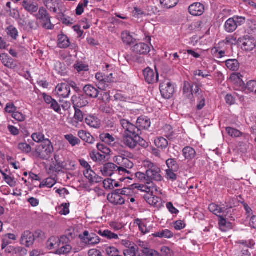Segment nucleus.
<instances>
[{"instance_id": "cd10ccee", "label": "nucleus", "mask_w": 256, "mask_h": 256, "mask_svg": "<svg viewBox=\"0 0 256 256\" xmlns=\"http://www.w3.org/2000/svg\"><path fill=\"white\" fill-rule=\"evenodd\" d=\"M58 46L61 48H67L70 44L69 39L67 36L64 34L58 35Z\"/></svg>"}, {"instance_id": "f8f14e48", "label": "nucleus", "mask_w": 256, "mask_h": 256, "mask_svg": "<svg viewBox=\"0 0 256 256\" xmlns=\"http://www.w3.org/2000/svg\"><path fill=\"white\" fill-rule=\"evenodd\" d=\"M143 74L146 81L148 84H154L158 81V72H154V70L150 68H145L143 71Z\"/></svg>"}, {"instance_id": "c9c22d12", "label": "nucleus", "mask_w": 256, "mask_h": 256, "mask_svg": "<svg viewBox=\"0 0 256 256\" xmlns=\"http://www.w3.org/2000/svg\"><path fill=\"white\" fill-rule=\"evenodd\" d=\"M58 247L59 248L56 250V254L59 255L68 254L72 250V246L70 244H62L61 246Z\"/></svg>"}, {"instance_id": "412c9836", "label": "nucleus", "mask_w": 256, "mask_h": 256, "mask_svg": "<svg viewBox=\"0 0 256 256\" xmlns=\"http://www.w3.org/2000/svg\"><path fill=\"white\" fill-rule=\"evenodd\" d=\"M193 86L188 82H184V83L183 92L185 96L190 99L192 102L194 101V95L195 89L192 88Z\"/></svg>"}, {"instance_id": "a878e982", "label": "nucleus", "mask_w": 256, "mask_h": 256, "mask_svg": "<svg viewBox=\"0 0 256 256\" xmlns=\"http://www.w3.org/2000/svg\"><path fill=\"white\" fill-rule=\"evenodd\" d=\"M78 135L81 140L87 143L92 144L95 141L94 138L91 134L86 130H79Z\"/></svg>"}, {"instance_id": "393cba45", "label": "nucleus", "mask_w": 256, "mask_h": 256, "mask_svg": "<svg viewBox=\"0 0 256 256\" xmlns=\"http://www.w3.org/2000/svg\"><path fill=\"white\" fill-rule=\"evenodd\" d=\"M150 120L146 116H142L139 117L136 121V126L140 129H148L150 126Z\"/></svg>"}, {"instance_id": "39448f33", "label": "nucleus", "mask_w": 256, "mask_h": 256, "mask_svg": "<svg viewBox=\"0 0 256 256\" xmlns=\"http://www.w3.org/2000/svg\"><path fill=\"white\" fill-rule=\"evenodd\" d=\"M133 193L132 189L124 188L122 189L113 190V204H122L126 200V197L131 195Z\"/></svg>"}, {"instance_id": "bf43d9fd", "label": "nucleus", "mask_w": 256, "mask_h": 256, "mask_svg": "<svg viewBox=\"0 0 256 256\" xmlns=\"http://www.w3.org/2000/svg\"><path fill=\"white\" fill-rule=\"evenodd\" d=\"M138 250V248L136 245L132 246L130 248L124 250V256H136V252Z\"/></svg>"}, {"instance_id": "ddd939ff", "label": "nucleus", "mask_w": 256, "mask_h": 256, "mask_svg": "<svg viewBox=\"0 0 256 256\" xmlns=\"http://www.w3.org/2000/svg\"><path fill=\"white\" fill-rule=\"evenodd\" d=\"M56 92L58 96L62 98H67L70 94V88L68 84L62 83L58 84L56 88Z\"/></svg>"}, {"instance_id": "79ce46f5", "label": "nucleus", "mask_w": 256, "mask_h": 256, "mask_svg": "<svg viewBox=\"0 0 256 256\" xmlns=\"http://www.w3.org/2000/svg\"><path fill=\"white\" fill-rule=\"evenodd\" d=\"M125 58L129 64H131L133 62H136L140 64L144 63V58L141 56H132L131 55L127 54L125 56Z\"/></svg>"}, {"instance_id": "09e8293b", "label": "nucleus", "mask_w": 256, "mask_h": 256, "mask_svg": "<svg viewBox=\"0 0 256 256\" xmlns=\"http://www.w3.org/2000/svg\"><path fill=\"white\" fill-rule=\"evenodd\" d=\"M106 77V76L98 72L96 74V78L97 80L96 86L98 88H104V84L102 83V80Z\"/></svg>"}, {"instance_id": "7ed1b4c3", "label": "nucleus", "mask_w": 256, "mask_h": 256, "mask_svg": "<svg viewBox=\"0 0 256 256\" xmlns=\"http://www.w3.org/2000/svg\"><path fill=\"white\" fill-rule=\"evenodd\" d=\"M37 20H40V22L43 28L46 30H53L54 25L52 24L50 14L46 8L43 7L40 8L38 12L35 15Z\"/></svg>"}, {"instance_id": "1a4fd4ad", "label": "nucleus", "mask_w": 256, "mask_h": 256, "mask_svg": "<svg viewBox=\"0 0 256 256\" xmlns=\"http://www.w3.org/2000/svg\"><path fill=\"white\" fill-rule=\"evenodd\" d=\"M238 43L241 44L242 48L246 51H251L256 46L254 39L248 36L239 38Z\"/></svg>"}, {"instance_id": "864d4df0", "label": "nucleus", "mask_w": 256, "mask_h": 256, "mask_svg": "<svg viewBox=\"0 0 256 256\" xmlns=\"http://www.w3.org/2000/svg\"><path fill=\"white\" fill-rule=\"evenodd\" d=\"M90 156L94 162L102 161L106 158V156L101 154L95 151H93L90 154Z\"/></svg>"}, {"instance_id": "a19ab883", "label": "nucleus", "mask_w": 256, "mask_h": 256, "mask_svg": "<svg viewBox=\"0 0 256 256\" xmlns=\"http://www.w3.org/2000/svg\"><path fill=\"white\" fill-rule=\"evenodd\" d=\"M74 69L78 72H87L89 70L88 66L82 62H78L74 66Z\"/></svg>"}, {"instance_id": "c756f323", "label": "nucleus", "mask_w": 256, "mask_h": 256, "mask_svg": "<svg viewBox=\"0 0 256 256\" xmlns=\"http://www.w3.org/2000/svg\"><path fill=\"white\" fill-rule=\"evenodd\" d=\"M44 4L50 11L55 13L57 12L58 6V0H44Z\"/></svg>"}, {"instance_id": "a211bd4d", "label": "nucleus", "mask_w": 256, "mask_h": 256, "mask_svg": "<svg viewBox=\"0 0 256 256\" xmlns=\"http://www.w3.org/2000/svg\"><path fill=\"white\" fill-rule=\"evenodd\" d=\"M84 174L92 184L98 183L102 181L101 177L98 176L92 168L88 169L84 172Z\"/></svg>"}, {"instance_id": "e433bc0d", "label": "nucleus", "mask_w": 256, "mask_h": 256, "mask_svg": "<svg viewBox=\"0 0 256 256\" xmlns=\"http://www.w3.org/2000/svg\"><path fill=\"white\" fill-rule=\"evenodd\" d=\"M59 238L56 236L50 237L47 242L46 246L48 249L52 250L60 246Z\"/></svg>"}, {"instance_id": "7c9ffc66", "label": "nucleus", "mask_w": 256, "mask_h": 256, "mask_svg": "<svg viewBox=\"0 0 256 256\" xmlns=\"http://www.w3.org/2000/svg\"><path fill=\"white\" fill-rule=\"evenodd\" d=\"M202 22L200 20L196 21L188 25L187 30L190 32L200 31L202 28Z\"/></svg>"}, {"instance_id": "2f4dec72", "label": "nucleus", "mask_w": 256, "mask_h": 256, "mask_svg": "<svg viewBox=\"0 0 256 256\" xmlns=\"http://www.w3.org/2000/svg\"><path fill=\"white\" fill-rule=\"evenodd\" d=\"M154 237H158L160 238H170L173 237L174 234L168 230H163L154 234H152Z\"/></svg>"}, {"instance_id": "13d9d810", "label": "nucleus", "mask_w": 256, "mask_h": 256, "mask_svg": "<svg viewBox=\"0 0 256 256\" xmlns=\"http://www.w3.org/2000/svg\"><path fill=\"white\" fill-rule=\"evenodd\" d=\"M32 138L36 142H42V143L44 140H46L44 134L41 132H36L33 134L32 135Z\"/></svg>"}, {"instance_id": "37998d69", "label": "nucleus", "mask_w": 256, "mask_h": 256, "mask_svg": "<svg viewBox=\"0 0 256 256\" xmlns=\"http://www.w3.org/2000/svg\"><path fill=\"white\" fill-rule=\"evenodd\" d=\"M102 83L104 84V88H99L102 90H107L108 89L110 88L112 85V74H110L109 76H106V77L102 80Z\"/></svg>"}, {"instance_id": "4d7b16f0", "label": "nucleus", "mask_w": 256, "mask_h": 256, "mask_svg": "<svg viewBox=\"0 0 256 256\" xmlns=\"http://www.w3.org/2000/svg\"><path fill=\"white\" fill-rule=\"evenodd\" d=\"M226 130L228 134L232 137H240L242 134L241 132L232 128H227Z\"/></svg>"}, {"instance_id": "dca6fc26", "label": "nucleus", "mask_w": 256, "mask_h": 256, "mask_svg": "<svg viewBox=\"0 0 256 256\" xmlns=\"http://www.w3.org/2000/svg\"><path fill=\"white\" fill-rule=\"evenodd\" d=\"M188 11L189 12L192 16H201L204 12V6L202 4L196 2L191 4L189 6Z\"/></svg>"}, {"instance_id": "b1692460", "label": "nucleus", "mask_w": 256, "mask_h": 256, "mask_svg": "<svg viewBox=\"0 0 256 256\" xmlns=\"http://www.w3.org/2000/svg\"><path fill=\"white\" fill-rule=\"evenodd\" d=\"M22 6L27 12L30 14L36 12L38 10V4H34L30 0H24Z\"/></svg>"}, {"instance_id": "a18cd8bd", "label": "nucleus", "mask_w": 256, "mask_h": 256, "mask_svg": "<svg viewBox=\"0 0 256 256\" xmlns=\"http://www.w3.org/2000/svg\"><path fill=\"white\" fill-rule=\"evenodd\" d=\"M56 182L54 178H48L40 184V187L43 188L44 186H46L48 188H51L56 184Z\"/></svg>"}, {"instance_id": "603ef678", "label": "nucleus", "mask_w": 256, "mask_h": 256, "mask_svg": "<svg viewBox=\"0 0 256 256\" xmlns=\"http://www.w3.org/2000/svg\"><path fill=\"white\" fill-rule=\"evenodd\" d=\"M18 148L22 152L26 154L30 153L32 150V148L30 144L26 142H21L18 144Z\"/></svg>"}, {"instance_id": "5701e85b", "label": "nucleus", "mask_w": 256, "mask_h": 256, "mask_svg": "<svg viewBox=\"0 0 256 256\" xmlns=\"http://www.w3.org/2000/svg\"><path fill=\"white\" fill-rule=\"evenodd\" d=\"M34 240L35 238L34 234L28 230L24 232L22 236V242L24 243L28 247L32 246Z\"/></svg>"}, {"instance_id": "9d476101", "label": "nucleus", "mask_w": 256, "mask_h": 256, "mask_svg": "<svg viewBox=\"0 0 256 256\" xmlns=\"http://www.w3.org/2000/svg\"><path fill=\"white\" fill-rule=\"evenodd\" d=\"M161 94L163 98L169 99L172 97L174 92V86L170 82H164L160 86Z\"/></svg>"}, {"instance_id": "774afa93", "label": "nucleus", "mask_w": 256, "mask_h": 256, "mask_svg": "<svg viewBox=\"0 0 256 256\" xmlns=\"http://www.w3.org/2000/svg\"><path fill=\"white\" fill-rule=\"evenodd\" d=\"M160 252L164 256H173L174 255L171 250L166 246H162L160 248Z\"/></svg>"}, {"instance_id": "8fccbe9b", "label": "nucleus", "mask_w": 256, "mask_h": 256, "mask_svg": "<svg viewBox=\"0 0 256 256\" xmlns=\"http://www.w3.org/2000/svg\"><path fill=\"white\" fill-rule=\"evenodd\" d=\"M134 224L138 226L140 230L144 234L148 233L150 231V228H148L141 220L139 219L135 220Z\"/></svg>"}, {"instance_id": "69168bd1", "label": "nucleus", "mask_w": 256, "mask_h": 256, "mask_svg": "<svg viewBox=\"0 0 256 256\" xmlns=\"http://www.w3.org/2000/svg\"><path fill=\"white\" fill-rule=\"evenodd\" d=\"M174 172L175 171L173 170L168 169L166 170V178L169 180H171L172 182L176 180L177 178V176Z\"/></svg>"}, {"instance_id": "f704fd0d", "label": "nucleus", "mask_w": 256, "mask_h": 256, "mask_svg": "<svg viewBox=\"0 0 256 256\" xmlns=\"http://www.w3.org/2000/svg\"><path fill=\"white\" fill-rule=\"evenodd\" d=\"M224 208H220L218 205L214 204H211L208 206L210 211L218 216L221 215L222 214H224L225 213Z\"/></svg>"}, {"instance_id": "0eeeda50", "label": "nucleus", "mask_w": 256, "mask_h": 256, "mask_svg": "<svg viewBox=\"0 0 256 256\" xmlns=\"http://www.w3.org/2000/svg\"><path fill=\"white\" fill-rule=\"evenodd\" d=\"M126 158L121 156H116L114 158V162L118 166L113 164V176L114 178L118 177L119 174H128V171L126 170L124 168L122 167V165L124 164V162Z\"/></svg>"}, {"instance_id": "f3484780", "label": "nucleus", "mask_w": 256, "mask_h": 256, "mask_svg": "<svg viewBox=\"0 0 256 256\" xmlns=\"http://www.w3.org/2000/svg\"><path fill=\"white\" fill-rule=\"evenodd\" d=\"M140 134L126 136L124 137L125 144L130 148H134L138 146V140H140Z\"/></svg>"}, {"instance_id": "72a5a7b5", "label": "nucleus", "mask_w": 256, "mask_h": 256, "mask_svg": "<svg viewBox=\"0 0 256 256\" xmlns=\"http://www.w3.org/2000/svg\"><path fill=\"white\" fill-rule=\"evenodd\" d=\"M122 39L124 43L128 45L134 44L135 42V39L131 36L130 32L128 31H124L122 33Z\"/></svg>"}, {"instance_id": "f257e3e1", "label": "nucleus", "mask_w": 256, "mask_h": 256, "mask_svg": "<svg viewBox=\"0 0 256 256\" xmlns=\"http://www.w3.org/2000/svg\"><path fill=\"white\" fill-rule=\"evenodd\" d=\"M144 166L146 169V174L148 180L147 184H150L152 180L160 182L162 180V171L159 166L149 160L143 162Z\"/></svg>"}, {"instance_id": "58836bf2", "label": "nucleus", "mask_w": 256, "mask_h": 256, "mask_svg": "<svg viewBox=\"0 0 256 256\" xmlns=\"http://www.w3.org/2000/svg\"><path fill=\"white\" fill-rule=\"evenodd\" d=\"M178 0H160L161 6L165 8H170L175 6Z\"/></svg>"}, {"instance_id": "c03bdc74", "label": "nucleus", "mask_w": 256, "mask_h": 256, "mask_svg": "<svg viewBox=\"0 0 256 256\" xmlns=\"http://www.w3.org/2000/svg\"><path fill=\"white\" fill-rule=\"evenodd\" d=\"M6 31L8 34L14 40H16L18 36V31L13 26H10L7 28Z\"/></svg>"}, {"instance_id": "bb28decb", "label": "nucleus", "mask_w": 256, "mask_h": 256, "mask_svg": "<svg viewBox=\"0 0 256 256\" xmlns=\"http://www.w3.org/2000/svg\"><path fill=\"white\" fill-rule=\"evenodd\" d=\"M86 124L92 128H98L100 122L98 119L94 116H88L85 120Z\"/></svg>"}, {"instance_id": "ea45409f", "label": "nucleus", "mask_w": 256, "mask_h": 256, "mask_svg": "<svg viewBox=\"0 0 256 256\" xmlns=\"http://www.w3.org/2000/svg\"><path fill=\"white\" fill-rule=\"evenodd\" d=\"M64 138L72 146H74L80 144V140L72 134L65 135Z\"/></svg>"}, {"instance_id": "9b49d317", "label": "nucleus", "mask_w": 256, "mask_h": 256, "mask_svg": "<svg viewBox=\"0 0 256 256\" xmlns=\"http://www.w3.org/2000/svg\"><path fill=\"white\" fill-rule=\"evenodd\" d=\"M81 240L86 244L94 245L100 242L99 237L94 233H89L88 231H84L82 235L80 236Z\"/></svg>"}, {"instance_id": "49530a36", "label": "nucleus", "mask_w": 256, "mask_h": 256, "mask_svg": "<svg viewBox=\"0 0 256 256\" xmlns=\"http://www.w3.org/2000/svg\"><path fill=\"white\" fill-rule=\"evenodd\" d=\"M102 172L104 176H112V163L106 164L102 170Z\"/></svg>"}, {"instance_id": "4468645a", "label": "nucleus", "mask_w": 256, "mask_h": 256, "mask_svg": "<svg viewBox=\"0 0 256 256\" xmlns=\"http://www.w3.org/2000/svg\"><path fill=\"white\" fill-rule=\"evenodd\" d=\"M72 101L74 108H82L88 104L86 97L84 94H78V95L72 96Z\"/></svg>"}, {"instance_id": "6e6552de", "label": "nucleus", "mask_w": 256, "mask_h": 256, "mask_svg": "<svg viewBox=\"0 0 256 256\" xmlns=\"http://www.w3.org/2000/svg\"><path fill=\"white\" fill-rule=\"evenodd\" d=\"M120 124L124 130V136L140 134V129L136 126L126 120H121Z\"/></svg>"}, {"instance_id": "20e7f679", "label": "nucleus", "mask_w": 256, "mask_h": 256, "mask_svg": "<svg viewBox=\"0 0 256 256\" xmlns=\"http://www.w3.org/2000/svg\"><path fill=\"white\" fill-rule=\"evenodd\" d=\"M245 22L244 17L234 16L226 21L224 26V30L228 32H232L236 30L238 26L242 25Z\"/></svg>"}, {"instance_id": "de8ad7c7", "label": "nucleus", "mask_w": 256, "mask_h": 256, "mask_svg": "<svg viewBox=\"0 0 256 256\" xmlns=\"http://www.w3.org/2000/svg\"><path fill=\"white\" fill-rule=\"evenodd\" d=\"M166 164L168 168V170H173L174 171H178L179 166L176 162L174 158H169L166 161Z\"/></svg>"}, {"instance_id": "2eb2a0df", "label": "nucleus", "mask_w": 256, "mask_h": 256, "mask_svg": "<svg viewBox=\"0 0 256 256\" xmlns=\"http://www.w3.org/2000/svg\"><path fill=\"white\" fill-rule=\"evenodd\" d=\"M132 52L140 55L147 54L150 52V47L145 43L140 42L132 48Z\"/></svg>"}, {"instance_id": "052dcab7", "label": "nucleus", "mask_w": 256, "mask_h": 256, "mask_svg": "<svg viewBox=\"0 0 256 256\" xmlns=\"http://www.w3.org/2000/svg\"><path fill=\"white\" fill-rule=\"evenodd\" d=\"M225 44H230L232 45L236 44L238 43V40H236V36L235 34L228 36H227L224 40Z\"/></svg>"}, {"instance_id": "5fc2aeb1", "label": "nucleus", "mask_w": 256, "mask_h": 256, "mask_svg": "<svg viewBox=\"0 0 256 256\" xmlns=\"http://www.w3.org/2000/svg\"><path fill=\"white\" fill-rule=\"evenodd\" d=\"M133 14L134 16L139 18L146 16L147 12L146 10H144L141 8L134 7L133 10Z\"/></svg>"}, {"instance_id": "423d86ee", "label": "nucleus", "mask_w": 256, "mask_h": 256, "mask_svg": "<svg viewBox=\"0 0 256 256\" xmlns=\"http://www.w3.org/2000/svg\"><path fill=\"white\" fill-rule=\"evenodd\" d=\"M100 138L102 142L108 146H105L104 144H98L96 145L97 148L106 155L110 154L111 152L110 146L112 142V136L108 133H103L100 135Z\"/></svg>"}, {"instance_id": "0e129e2a", "label": "nucleus", "mask_w": 256, "mask_h": 256, "mask_svg": "<svg viewBox=\"0 0 256 256\" xmlns=\"http://www.w3.org/2000/svg\"><path fill=\"white\" fill-rule=\"evenodd\" d=\"M164 136L168 139L172 138L173 136L174 132L172 127L170 125H166L164 127Z\"/></svg>"}, {"instance_id": "473e14b6", "label": "nucleus", "mask_w": 256, "mask_h": 256, "mask_svg": "<svg viewBox=\"0 0 256 256\" xmlns=\"http://www.w3.org/2000/svg\"><path fill=\"white\" fill-rule=\"evenodd\" d=\"M156 146L162 150H165L168 146V143L166 139L163 137H158L154 140Z\"/></svg>"}, {"instance_id": "6e6d98bb", "label": "nucleus", "mask_w": 256, "mask_h": 256, "mask_svg": "<svg viewBox=\"0 0 256 256\" xmlns=\"http://www.w3.org/2000/svg\"><path fill=\"white\" fill-rule=\"evenodd\" d=\"M70 204H62L58 208L59 213L62 215H66L69 214Z\"/></svg>"}, {"instance_id": "e2e57ef3", "label": "nucleus", "mask_w": 256, "mask_h": 256, "mask_svg": "<svg viewBox=\"0 0 256 256\" xmlns=\"http://www.w3.org/2000/svg\"><path fill=\"white\" fill-rule=\"evenodd\" d=\"M246 89L250 92L256 93V81L250 80L247 82Z\"/></svg>"}, {"instance_id": "f03ea898", "label": "nucleus", "mask_w": 256, "mask_h": 256, "mask_svg": "<svg viewBox=\"0 0 256 256\" xmlns=\"http://www.w3.org/2000/svg\"><path fill=\"white\" fill-rule=\"evenodd\" d=\"M36 154L38 158L43 160L49 158L54 152V148L48 139L44 140L36 150Z\"/></svg>"}, {"instance_id": "4c0bfd02", "label": "nucleus", "mask_w": 256, "mask_h": 256, "mask_svg": "<svg viewBox=\"0 0 256 256\" xmlns=\"http://www.w3.org/2000/svg\"><path fill=\"white\" fill-rule=\"evenodd\" d=\"M226 65L227 68L233 71L238 70L239 63L236 60H228L226 61Z\"/></svg>"}, {"instance_id": "338daca9", "label": "nucleus", "mask_w": 256, "mask_h": 256, "mask_svg": "<svg viewBox=\"0 0 256 256\" xmlns=\"http://www.w3.org/2000/svg\"><path fill=\"white\" fill-rule=\"evenodd\" d=\"M50 105V108L51 109H52L55 112H60L61 111V108L58 102L56 100L53 99L51 102L48 104Z\"/></svg>"}, {"instance_id": "3c124183", "label": "nucleus", "mask_w": 256, "mask_h": 256, "mask_svg": "<svg viewBox=\"0 0 256 256\" xmlns=\"http://www.w3.org/2000/svg\"><path fill=\"white\" fill-rule=\"evenodd\" d=\"M2 174L6 182L11 187H14L16 186V182L14 178L2 172Z\"/></svg>"}, {"instance_id": "aec40b11", "label": "nucleus", "mask_w": 256, "mask_h": 256, "mask_svg": "<svg viewBox=\"0 0 256 256\" xmlns=\"http://www.w3.org/2000/svg\"><path fill=\"white\" fill-rule=\"evenodd\" d=\"M83 90L87 96L94 98L98 97L100 92L98 89L92 84L86 85L83 88Z\"/></svg>"}, {"instance_id": "680f3d73", "label": "nucleus", "mask_w": 256, "mask_h": 256, "mask_svg": "<svg viewBox=\"0 0 256 256\" xmlns=\"http://www.w3.org/2000/svg\"><path fill=\"white\" fill-rule=\"evenodd\" d=\"M154 252H156V251H154L147 248H144L140 250L138 256H154Z\"/></svg>"}, {"instance_id": "4be33fe9", "label": "nucleus", "mask_w": 256, "mask_h": 256, "mask_svg": "<svg viewBox=\"0 0 256 256\" xmlns=\"http://www.w3.org/2000/svg\"><path fill=\"white\" fill-rule=\"evenodd\" d=\"M195 96L198 98L199 103L197 105V108L199 110H202L205 106V98L202 94V92L198 85L196 86L195 92H194Z\"/></svg>"}, {"instance_id": "6ab92c4d", "label": "nucleus", "mask_w": 256, "mask_h": 256, "mask_svg": "<svg viewBox=\"0 0 256 256\" xmlns=\"http://www.w3.org/2000/svg\"><path fill=\"white\" fill-rule=\"evenodd\" d=\"M0 60L2 64L8 68L14 69L17 66L14 60L6 54H1L0 55Z\"/></svg>"}, {"instance_id": "c85d7f7f", "label": "nucleus", "mask_w": 256, "mask_h": 256, "mask_svg": "<svg viewBox=\"0 0 256 256\" xmlns=\"http://www.w3.org/2000/svg\"><path fill=\"white\" fill-rule=\"evenodd\" d=\"M182 154L186 160H192L196 156L195 150L190 146H186L182 150Z\"/></svg>"}]
</instances>
